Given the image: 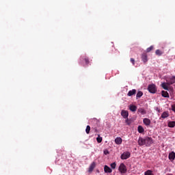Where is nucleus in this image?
I'll return each instance as SVG.
<instances>
[{"mask_svg":"<svg viewBox=\"0 0 175 175\" xmlns=\"http://www.w3.org/2000/svg\"><path fill=\"white\" fill-rule=\"evenodd\" d=\"M148 90L150 94H155L157 92V86L154 84H150L148 85Z\"/></svg>","mask_w":175,"mask_h":175,"instance_id":"obj_1","label":"nucleus"},{"mask_svg":"<svg viewBox=\"0 0 175 175\" xmlns=\"http://www.w3.org/2000/svg\"><path fill=\"white\" fill-rule=\"evenodd\" d=\"M152 143H154V141L152 140V137H145V146H146V147H150V146H151Z\"/></svg>","mask_w":175,"mask_h":175,"instance_id":"obj_2","label":"nucleus"},{"mask_svg":"<svg viewBox=\"0 0 175 175\" xmlns=\"http://www.w3.org/2000/svg\"><path fill=\"white\" fill-rule=\"evenodd\" d=\"M118 170L122 174H125V173H126V166L125 164L121 163L119 166Z\"/></svg>","mask_w":175,"mask_h":175,"instance_id":"obj_3","label":"nucleus"},{"mask_svg":"<svg viewBox=\"0 0 175 175\" xmlns=\"http://www.w3.org/2000/svg\"><path fill=\"white\" fill-rule=\"evenodd\" d=\"M167 85H172L175 83V76L172 77L170 79H166Z\"/></svg>","mask_w":175,"mask_h":175,"instance_id":"obj_4","label":"nucleus"},{"mask_svg":"<svg viewBox=\"0 0 175 175\" xmlns=\"http://www.w3.org/2000/svg\"><path fill=\"white\" fill-rule=\"evenodd\" d=\"M131 157V152H124L121 155V159H128V158Z\"/></svg>","mask_w":175,"mask_h":175,"instance_id":"obj_5","label":"nucleus"},{"mask_svg":"<svg viewBox=\"0 0 175 175\" xmlns=\"http://www.w3.org/2000/svg\"><path fill=\"white\" fill-rule=\"evenodd\" d=\"M120 114L122 117H123V118H127L128 117H129V112L125 109H122Z\"/></svg>","mask_w":175,"mask_h":175,"instance_id":"obj_6","label":"nucleus"},{"mask_svg":"<svg viewBox=\"0 0 175 175\" xmlns=\"http://www.w3.org/2000/svg\"><path fill=\"white\" fill-rule=\"evenodd\" d=\"M138 144L139 146H146V138L139 137L138 139Z\"/></svg>","mask_w":175,"mask_h":175,"instance_id":"obj_7","label":"nucleus"},{"mask_svg":"<svg viewBox=\"0 0 175 175\" xmlns=\"http://www.w3.org/2000/svg\"><path fill=\"white\" fill-rule=\"evenodd\" d=\"M143 122H144V125H146V126H149V125L151 124V120L147 118H144Z\"/></svg>","mask_w":175,"mask_h":175,"instance_id":"obj_8","label":"nucleus"},{"mask_svg":"<svg viewBox=\"0 0 175 175\" xmlns=\"http://www.w3.org/2000/svg\"><path fill=\"white\" fill-rule=\"evenodd\" d=\"M95 166H96V164L95 163V162H93L89 167V173H92V171L94 170V169H95Z\"/></svg>","mask_w":175,"mask_h":175,"instance_id":"obj_9","label":"nucleus"},{"mask_svg":"<svg viewBox=\"0 0 175 175\" xmlns=\"http://www.w3.org/2000/svg\"><path fill=\"white\" fill-rule=\"evenodd\" d=\"M168 158H169L170 161H174V159H175V152H171L169 154Z\"/></svg>","mask_w":175,"mask_h":175,"instance_id":"obj_10","label":"nucleus"},{"mask_svg":"<svg viewBox=\"0 0 175 175\" xmlns=\"http://www.w3.org/2000/svg\"><path fill=\"white\" fill-rule=\"evenodd\" d=\"M104 172H105V173H111V172H113V170H111V168H110V167H109L107 165H105Z\"/></svg>","mask_w":175,"mask_h":175,"instance_id":"obj_11","label":"nucleus"},{"mask_svg":"<svg viewBox=\"0 0 175 175\" xmlns=\"http://www.w3.org/2000/svg\"><path fill=\"white\" fill-rule=\"evenodd\" d=\"M133 95H136V90L133 89L132 90L129 91L127 94V96H132Z\"/></svg>","mask_w":175,"mask_h":175,"instance_id":"obj_12","label":"nucleus"},{"mask_svg":"<svg viewBox=\"0 0 175 175\" xmlns=\"http://www.w3.org/2000/svg\"><path fill=\"white\" fill-rule=\"evenodd\" d=\"M142 59L145 64L148 61V59H147V53H143L142 55Z\"/></svg>","mask_w":175,"mask_h":175,"instance_id":"obj_13","label":"nucleus"},{"mask_svg":"<svg viewBox=\"0 0 175 175\" xmlns=\"http://www.w3.org/2000/svg\"><path fill=\"white\" fill-rule=\"evenodd\" d=\"M129 110H131V111H136V110H137V107H136V105H131L129 106Z\"/></svg>","mask_w":175,"mask_h":175,"instance_id":"obj_14","label":"nucleus"},{"mask_svg":"<svg viewBox=\"0 0 175 175\" xmlns=\"http://www.w3.org/2000/svg\"><path fill=\"white\" fill-rule=\"evenodd\" d=\"M116 144H121L122 143V139L121 137H116L115 139Z\"/></svg>","mask_w":175,"mask_h":175,"instance_id":"obj_15","label":"nucleus"},{"mask_svg":"<svg viewBox=\"0 0 175 175\" xmlns=\"http://www.w3.org/2000/svg\"><path fill=\"white\" fill-rule=\"evenodd\" d=\"M161 95L163 98H169V93L166 91L163 90L161 92Z\"/></svg>","mask_w":175,"mask_h":175,"instance_id":"obj_16","label":"nucleus"},{"mask_svg":"<svg viewBox=\"0 0 175 175\" xmlns=\"http://www.w3.org/2000/svg\"><path fill=\"white\" fill-rule=\"evenodd\" d=\"M167 126L169 128H174L175 126V121H171L168 122Z\"/></svg>","mask_w":175,"mask_h":175,"instance_id":"obj_17","label":"nucleus"},{"mask_svg":"<svg viewBox=\"0 0 175 175\" xmlns=\"http://www.w3.org/2000/svg\"><path fill=\"white\" fill-rule=\"evenodd\" d=\"M161 87H162V88H163V90H169V87H167V82L161 83Z\"/></svg>","mask_w":175,"mask_h":175,"instance_id":"obj_18","label":"nucleus"},{"mask_svg":"<svg viewBox=\"0 0 175 175\" xmlns=\"http://www.w3.org/2000/svg\"><path fill=\"white\" fill-rule=\"evenodd\" d=\"M138 113H141L142 115L146 114L147 111L144 110V108H139Z\"/></svg>","mask_w":175,"mask_h":175,"instance_id":"obj_19","label":"nucleus"},{"mask_svg":"<svg viewBox=\"0 0 175 175\" xmlns=\"http://www.w3.org/2000/svg\"><path fill=\"white\" fill-rule=\"evenodd\" d=\"M137 131H138L139 133H144V129L142 126H138Z\"/></svg>","mask_w":175,"mask_h":175,"instance_id":"obj_20","label":"nucleus"},{"mask_svg":"<svg viewBox=\"0 0 175 175\" xmlns=\"http://www.w3.org/2000/svg\"><path fill=\"white\" fill-rule=\"evenodd\" d=\"M169 117V113L164 111L161 115V118H167Z\"/></svg>","mask_w":175,"mask_h":175,"instance_id":"obj_21","label":"nucleus"},{"mask_svg":"<svg viewBox=\"0 0 175 175\" xmlns=\"http://www.w3.org/2000/svg\"><path fill=\"white\" fill-rule=\"evenodd\" d=\"M142 96H143V92L139 91L136 95L137 99H139V98H142Z\"/></svg>","mask_w":175,"mask_h":175,"instance_id":"obj_22","label":"nucleus"},{"mask_svg":"<svg viewBox=\"0 0 175 175\" xmlns=\"http://www.w3.org/2000/svg\"><path fill=\"white\" fill-rule=\"evenodd\" d=\"M90 131H91V126H90V125H88L86 126V129H85V132H86L87 135H90Z\"/></svg>","mask_w":175,"mask_h":175,"instance_id":"obj_23","label":"nucleus"},{"mask_svg":"<svg viewBox=\"0 0 175 175\" xmlns=\"http://www.w3.org/2000/svg\"><path fill=\"white\" fill-rule=\"evenodd\" d=\"M155 54H156V55L161 56L162 54H163V52L161 51V50H159V49H157V50H156Z\"/></svg>","mask_w":175,"mask_h":175,"instance_id":"obj_24","label":"nucleus"},{"mask_svg":"<svg viewBox=\"0 0 175 175\" xmlns=\"http://www.w3.org/2000/svg\"><path fill=\"white\" fill-rule=\"evenodd\" d=\"M144 175H154V174H152V171L148 170L146 172H145Z\"/></svg>","mask_w":175,"mask_h":175,"instance_id":"obj_25","label":"nucleus"},{"mask_svg":"<svg viewBox=\"0 0 175 175\" xmlns=\"http://www.w3.org/2000/svg\"><path fill=\"white\" fill-rule=\"evenodd\" d=\"M152 50H154V46H150L149 48L146 49V53H150V51H152Z\"/></svg>","mask_w":175,"mask_h":175,"instance_id":"obj_26","label":"nucleus"},{"mask_svg":"<svg viewBox=\"0 0 175 175\" xmlns=\"http://www.w3.org/2000/svg\"><path fill=\"white\" fill-rule=\"evenodd\" d=\"M125 119H126L125 122L126 125H131V124H132V122H131V120H129L128 118Z\"/></svg>","mask_w":175,"mask_h":175,"instance_id":"obj_27","label":"nucleus"},{"mask_svg":"<svg viewBox=\"0 0 175 175\" xmlns=\"http://www.w3.org/2000/svg\"><path fill=\"white\" fill-rule=\"evenodd\" d=\"M97 142L98 143H102V137H100V135H98V137L96 138Z\"/></svg>","mask_w":175,"mask_h":175,"instance_id":"obj_28","label":"nucleus"},{"mask_svg":"<svg viewBox=\"0 0 175 175\" xmlns=\"http://www.w3.org/2000/svg\"><path fill=\"white\" fill-rule=\"evenodd\" d=\"M84 61H85L86 65H88V64H90V59H88V57H85Z\"/></svg>","mask_w":175,"mask_h":175,"instance_id":"obj_29","label":"nucleus"},{"mask_svg":"<svg viewBox=\"0 0 175 175\" xmlns=\"http://www.w3.org/2000/svg\"><path fill=\"white\" fill-rule=\"evenodd\" d=\"M116 166H117V164H116V163H112L111 164V169H116Z\"/></svg>","mask_w":175,"mask_h":175,"instance_id":"obj_30","label":"nucleus"},{"mask_svg":"<svg viewBox=\"0 0 175 175\" xmlns=\"http://www.w3.org/2000/svg\"><path fill=\"white\" fill-rule=\"evenodd\" d=\"M92 131H94V133H98V129L96 127L92 128Z\"/></svg>","mask_w":175,"mask_h":175,"instance_id":"obj_31","label":"nucleus"},{"mask_svg":"<svg viewBox=\"0 0 175 175\" xmlns=\"http://www.w3.org/2000/svg\"><path fill=\"white\" fill-rule=\"evenodd\" d=\"M130 61H131V64H133V65L135 66V59L131 58Z\"/></svg>","mask_w":175,"mask_h":175,"instance_id":"obj_32","label":"nucleus"},{"mask_svg":"<svg viewBox=\"0 0 175 175\" xmlns=\"http://www.w3.org/2000/svg\"><path fill=\"white\" fill-rule=\"evenodd\" d=\"M172 111H174V113H175V104L172 105Z\"/></svg>","mask_w":175,"mask_h":175,"instance_id":"obj_33","label":"nucleus"},{"mask_svg":"<svg viewBox=\"0 0 175 175\" xmlns=\"http://www.w3.org/2000/svg\"><path fill=\"white\" fill-rule=\"evenodd\" d=\"M104 154H105V155H107L109 154V150H104Z\"/></svg>","mask_w":175,"mask_h":175,"instance_id":"obj_34","label":"nucleus"}]
</instances>
